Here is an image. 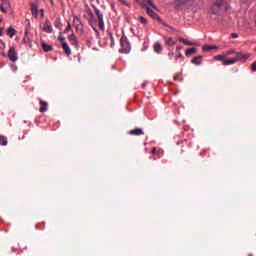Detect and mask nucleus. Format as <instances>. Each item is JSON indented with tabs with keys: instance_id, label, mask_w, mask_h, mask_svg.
I'll list each match as a JSON object with an SVG mask.
<instances>
[{
	"instance_id": "nucleus-32",
	"label": "nucleus",
	"mask_w": 256,
	"mask_h": 256,
	"mask_svg": "<svg viewBox=\"0 0 256 256\" xmlns=\"http://www.w3.org/2000/svg\"><path fill=\"white\" fill-rule=\"evenodd\" d=\"M152 19H154V21H161V18L159 17V15L157 13L154 12V14H152Z\"/></svg>"
},
{
	"instance_id": "nucleus-28",
	"label": "nucleus",
	"mask_w": 256,
	"mask_h": 256,
	"mask_svg": "<svg viewBox=\"0 0 256 256\" xmlns=\"http://www.w3.org/2000/svg\"><path fill=\"white\" fill-rule=\"evenodd\" d=\"M0 145H7V138L3 135H0Z\"/></svg>"
},
{
	"instance_id": "nucleus-40",
	"label": "nucleus",
	"mask_w": 256,
	"mask_h": 256,
	"mask_svg": "<svg viewBox=\"0 0 256 256\" xmlns=\"http://www.w3.org/2000/svg\"><path fill=\"white\" fill-rule=\"evenodd\" d=\"M237 37H239L237 33H232V39H237Z\"/></svg>"
},
{
	"instance_id": "nucleus-25",
	"label": "nucleus",
	"mask_w": 256,
	"mask_h": 256,
	"mask_svg": "<svg viewBox=\"0 0 256 256\" xmlns=\"http://www.w3.org/2000/svg\"><path fill=\"white\" fill-rule=\"evenodd\" d=\"M194 53H197V48H189L186 50V56L189 57L191 55H194Z\"/></svg>"
},
{
	"instance_id": "nucleus-39",
	"label": "nucleus",
	"mask_w": 256,
	"mask_h": 256,
	"mask_svg": "<svg viewBox=\"0 0 256 256\" xmlns=\"http://www.w3.org/2000/svg\"><path fill=\"white\" fill-rule=\"evenodd\" d=\"M151 153H152V155H155L157 153V148H155V147L152 148Z\"/></svg>"
},
{
	"instance_id": "nucleus-33",
	"label": "nucleus",
	"mask_w": 256,
	"mask_h": 256,
	"mask_svg": "<svg viewBox=\"0 0 256 256\" xmlns=\"http://www.w3.org/2000/svg\"><path fill=\"white\" fill-rule=\"evenodd\" d=\"M69 31H71V22L68 21L67 26L64 30V33H69Z\"/></svg>"
},
{
	"instance_id": "nucleus-30",
	"label": "nucleus",
	"mask_w": 256,
	"mask_h": 256,
	"mask_svg": "<svg viewBox=\"0 0 256 256\" xmlns=\"http://www.w3.org/2000/svg\"><path fill=\"white\" fill-rule=\"evenodd\" d=\"M146 3H148V5L150 7H152L153 9H155L157 11V6H155V4L153 3V0H144Z\"/></svg>"
},
{
	"instance_id": "nucleus-20",
	"label": "nucleus",
	"mask_w": 256,
	"mask_h": 256,
	"mask_svg": "<svg viewBox=\"0 0 256 256\" xmlns=\"http://www.w3.org/2000/svg\"><path fill=\"white\" fill-rule=\"evenodd\" d=\"M87 13H88V16L90 17L89 23L90 25L93 26V23H95V20H94L93 11H91V8H88Z\"/></svg>"
},
{
	"instance_id": "nucleus-6",
	"label": "nucleus",
	"mask_w": 256,
	"mask_h": 256,
	"mask_svg": "<svg viewBox=\"0 0 256 256\" xmlns=\"http://www.w3.org/2000/svg\"><path fill=\"white\" fill-rule=\"evenodd\" d=\"M68 41L73 45L74 47H79V40H77V36H75L74 33L70 34L68 36Z\"/></svg>"
},
{
	"instance_id": "nucleus-50",
	"label": "nucleus",
	"mask_w": 256,
	"mask_h": 256,
	"mask_svg": "<svg viewBox=\"0 0 256 256\" xmlns=\"http://www.w3.org/2000/svg\"><path fill=\"white\" fill-rule=\"evenodd\" d=\"M3 21V19L0 18V23Z\"/></svg>"
},
{
	"instance_id": "nucleus-14",
	"label": "nucleus",
	"mask_w": 256,
	"mask_h": 256,
	"mask_svg": "<svg viewBox=\"0 0 256 256\" xmlns=\"http://www.w3.org/2000/svg\"><path fill=\"white\" fill-rule=\"evenodd\" d=\"M62 48L64 53H66L68 56L71 55V48L69 47V44H67V42L62 43Z\"/></svg>"
},
{
	"instance_id": "nucleus-45",
	"label": "nucleus",
	"mask_w": 256,
	"mask_h": 256,
	"mask_svg": "<svg viewBox=\"0 0 256 256\" xmlns=\"http://www.w3.org/2000/svg\"><path fill=\"white\" fill-rule=\"evenodd\" d=\"M110 39H111L112 43H114L113 34H110Z\"/></svg>"
},
{
	"instance_id": "nucleus-49",
	"label": "nucleus",
	"mask_w": 256,
	"mask_h": 256,
	"mask_svg": "<svg viewBox=\"0 0 256 256\" xmlns=\"http://www.w3.org/2000/svg\"><path fill=\"white\" fill-rule=\"evenodd\" d=\"M25 35H27V28H26V30H25Z\"/></svg>"
},
{
	"instance_id": "nucleus-3",
	"label": "nucleus",
	"mask_w": 256,
	"mask_h": 256,
	"mask_svg": "<svg viewBox=\"0 0 256 256\" xmlns=\"http://www.w3.org/2000/svg\"><path fill=\"white\" fill-rule=\"evenodd\" d=\"M94 11H95L96 17L98 19L99 28L102 29V30L105 29V22L103 21V13L97 7H94Z\"/></svg>"
},
{
	"instance_id": "nucleus-11",
	"label": "nucleus",
	"mask_w": 256,
	"mask_h": 256,
	"mask_svg": "<svg viewBox=\"0 0 256 256\" xmlns=\"http://www.w3.org/2000/svg\"><path fill=\"white\" fill-rule=\"evenodd\" d=\"M195 1L196 0H178V4L191 6V5H195ZM198 1H199V3H201V0H198Z\"/></svg>"
},
{
	"instance_id": "nucleus-9",
	"label": "nucleus",
	"mask_w": 256,
	"mask_h": 256,
	"mask_svg": "<svg viewBox=\"0 0 256 256\" xmlns=\"http://www.w3.org/2000/svg\"><path fill=\"white\" fill-rule=\"evenodd\" d=\"M129 135H134L136 137H139L141 135H145V132H143V129L141 128H135L129 131Z\"/></svg>"
},
{
	"instance_id": "nucleus-10",
	"label": "nucleus",
	"mask_w": 256,
	"mask_h": 256,
	"mask_svg": "<svg viewBox=\"0 0 256 256\" xmlns=\"http://www.w3.org/2000/svg\"><path fill=\"white\" fill-rule=\"evenodd\" d=\"M39 103H40V113H45L49 108H48V103L46 101H43V100H39Z\"/></svg>"
},
{
	"instance_id": "nucleus-21",
	"label": "nucleus",
	"mask_w": 256,
	"mask_h": 256,
	"mask_svg": "<svg viewBox=\"0 0 256 256\" xmlns=\"http://www.w3.org/2000/svg\"><path fill=\"white\" fill-rule=\"evenodd\" d=\"M154 51L155 53H161V51H163V46H161V43L156 42L154 44Z\"/></svg>"
},
{
	"instance_id": "nucleus-8",
	"label": "nucleus",
	"mask_w": 256,
	"mask_h": 256,
	"mask_svg": "<svg viewBox=\"0 0 256 256\" xmlns=\"http://www.w3.org/2000/svg\"><path fill=\"white\" fill-rule=\"evenodd\" d=\"M249 57H251V54H243L242 52H237L235 59H237V61H247Z\"/></svg>"
},
{
	"instance_id": "nucleus-23",
	"label": "nucleus",
	"mask_w": 256,
	"mask_h": 256,
	"mask_svg": "<svg viewBox=\"0 0 256 256\" xmlns=\"http://www.w3.org/2000/svg\"><path fill=\"white\" fill-rule=\"evenodd\" d=\"M201 59H203V56H196L192 59V63L194 65H201Z\"/></svg>"
},
{
	"instance_id": "nucleus-12",
	"label": "nucleus",
	"mask_w": 256,
	"mask_h": 256,
	"mask_svg": "<svg viewBox=\"0 0 256 256\" xmlns=\"http://www.w3.org/2000/svg\"><path fill=\"white\" fill-rule=\"evenodd\" d=\"M43 29H44L45 33H53V26L51 25L49 20H46Z\"/></svg>"
},
{
	"instance_id": "nucleus-2",
	"label": "nucleus",
	"mask_w": 256,
	"mask_h": 256,
	"mask_svg": "<svg viewBox=\"0 0 256 256\" xmlns=\"http://www.w3.org/2000/svg\"><path fill=\"white\" fill-rule=\"evenodd\" d=\"M120 53H130L131 51V44L129 43V39H127V36L123 35L120 39Z\"/></svg>"
},
{
	"instance_id": "nucleus-13",
	"label": "nucleus",
	"mask_w": 256,
	"mask_h": 256,
	"mask_svg": "<svg viewBox=\"0 0 256 256\" xmlns=\"http://www.w3.org/2000/svg\"><path fill=\"white\" fill-rule=\"evenodd\" d=\"M180 43H184V45H188L189 47H195L197 46V43L191 42L185 38H179Z\"/></svg>"
},
{
	"instance_id": "nucleus-42",
	"label": "nucleus",
	"mask_w": 256,
	"mask_h": 256,
	"mask_svg": "<svg viewBox=\"0 0 256 256\" xmlns=\"http://www.w3.org/2000/svg\"><path fill=\"white\" fill-rule=\"evenodd\" d=\"M177 59H185V57L183 56V54H178Z\"/></svg>"
},
{
	"instance_id": "nucleus-36",
	"label": "nucleus",
	"mask_w": 256,
	"mask_h": 256,
	"mask_svg": "<svg viewBox=\"0 0 256 256\" xmlns=\"http://www.w3.org/2000/svg\"><path fill=\"white\" fill-rule=\"evenodd\" d=\"M252 71L256 72V61L251 65Z\"/></svg>"
},
{
	"instance_id": "nucleus-17",
	"label": "nucleus",
	"mask_w": 256,
	"mask_h": 256,
	"mask_svg": "<svg viewBox=\"0 0 256 256\" xmlns=\"http://www.w3.org/2000/svg\"><path fill=\"white\" fill-rule=\"evenodd\" d=\"M141 6L146 9V13H147L150 17H152L153 14L155 13V11H153V9L149 8V6H147V4L141 3Z\"/></svg>"
},
{
	"instance_id": "nucleus-7",
	"label": "nucleus",
	"mask_w": 256,
	"mask_h": 256,
	"mask_svg": "<svg viewBox=\"0 0 256 256\" xmlns=\"http://www.w3.org/2000/svg\"><path fill=\"white\" fill-rule=\"evenodd\" d=\"M38 2H31V11L33 17H37L39 15V5Z\"/></svg>"
},
{
	"instance_id": "nucleus-27",
	"label": "nucleus",
	"mask_w": 256,
	"mask_h": 256,
	"mask_svg": "<svg viewBox=\"0 0 256 256\" xmlns=\"http://www.w3.org/2000/svg\"><path fill=\"white\" fill-rule=\"evenodd\" d=\"M215 61H225V59H227V56L225 55H217L214 57Z\"/></svg>"
},
{
	"instance_id": "nucleus-47",
	"label": "nucleus",
	"mask_w": 256,
	"mask_h": 256,
	"mask_svg": "<svg viewBox=\"0 0 256 256\" xmlns=\"http://www.w3.org/2000/svg\"><path fill=\"white\" fill-rule=\"evenodd\" d=\"M169 56H170V59H172L173 58V52L169 53Z\"/></svg>"
},
{
	"instance_id": "nucleus-1",
	"label": "nucleus",
	"mask_w": 256,
	"mask_h": 256,
	"mask_svg": "<svg viewBox=\"0 0 256 256\" xmlns=\"http://www.w3.org/2000/svg\"><path fill=\"white\" fill-rule=\"evenodd\" d=\"M227 9H229L227 0H214L210 11L212 15H223V13H227Z\"/></svg>"
},
{
	"instance_id": "nucleus-15",
	"label": "nucleus",
	"mask_w": 256,
	"mask_h": 256,
	"mask_svg": "<svg viewBox=\"0 0 256 256\" xmlns=\"http://www.w3.org/2000/svg\"><path fill=\"white\" fill-rule=\"evenodd\" d=\"M7 35L10 37V39H13V36L17 35V30L10 26L7 30Z\"/></svg>"
},
{
	"instance_id": "nucleus-24",
	"label": "nucleus",
	"mask_w": 256,
	"mask_h": 256,
	"mask_svg": "<svg viewBox=\"0 0 256 256\" xmlns=\"http://www.w3.org/2000/svg\"><path fill=\"white\" fill-rule=\"evenodd\" d=\"M81 24H83L81 22V19H79V17L75 15L74 18H73V25H74V27H77L78 25H81Z\"/></svg>"
},
{
	"instance_id": "nucleus-46",
	"label": "nucleus",
	"mask_w": 256,
	"mask_h": 256,
	"mask_svg": "<svg viewBox=\"0 0 256 256\" xmlns=\"http://www.w3.org/2000/svg\"><path fill=\"white\" fill-rule=\"evenodd\" d=\"M2 57H7V54H5V52L1 53Z\"/></svg>"
},
{
	"instance_id": "nucleus-19",
	"label": "nucleus",
	"mask_w": 256,
	"mask_h": 256,
	"mask_svg": "<svg viewBox=\"0 0 256 256\" xmlns=\"http://www.w3.org/2000/svg\"><path fill=\"white\" fill-rule=\"evenodd\" d=\"M215 49H219L217 45H205L203 46V51H215Z\"/></svg>"
},
{
	"instance_id": "nucleus-43",
	"label": "nucleus",
	"mask_w": 256,
	"mask_h": 256,
	"mask_svg": "<svg viewBox=\"0 0 256 256\" xmlns=\"http://www.w3.org/2000/svg\"><path fill=\"white\" fill-rule=\"evenodd\" d=\"M181 49H183V46H177V47H176V50H177V51H181Z\"/></svg>"
},
{
	"instance_id": "nucleus-38",
	"label": "nucleus",
	"mask_w": 256,
	"mask_h": 256,
	"mask_svg": "<svg viewBox=\"0 0 256 256\" xmlns=\"http://www.w3.org/2000/svg\"><path fill=\"white\" fill-rule=\"evenodd\" d=\"M234 53H235V50H228L227 51V55H234Z\"/></svg>"
},
{
	"instance_id": "nucleus-41",
	"label": "nucleus",
	"mask_w": 256,
	"mask_h": 256,
	"mask_svg": "<svg viewBox=\"0 0 256 256\" xmlns=\"http://www.w3.org/2000/svg\"><path fill=\"white\" fill-rule=\"evenodd\" d=\"M40 13H41V17H45V10L41 9Z\"/></svg>"
},
{
	"instance_id": "nucleus-35",
	"label": "nucleus",
	"mask_w": 256,
	"mask_h": 256,
	"mask_svg": "<svg viewBox=\"0 0 256 256\" xmlns=\"http://www.w3.org/2000/svg\"><path fill=\"white\" fill-rule=\"evenodd\" d=\"M119 2L122 3V5H125L126 7H129V3H127V1L119 0Z\"/></svg>"
},
{
	"instance_id": "nucleus-34",
	"label": "nucleus",
	"mask_w": 256,
	"mask_h": 256,
	"mask_svg": "<svg viewBox=\"0 0 256 256\" xmlns=\"http://www.w3.org/2000/svg\"><path fill=\"white\" fill-rule=\"evenodd\" d=\"M167 44L168 45H175V41H173V38H167Z\"/></svg>"
},
{
	"instance_id": "nucleus-22",
	"label": "nucleus",
	"mask_w": 256,
	"mask_h": 256,
	"mask_svg": "<svg viewBox=\"0 0 256 256\" xmlns=\"http://www.w3.org/2000/svg\"><path fill=\"white\" fill-rule=\"evenodd\" d=\"M234 63H237V59L236 58H231V59L223 61V65H225V66H227V65H234Z\"/></svg>"
},
{
	"instance_id": "nucleus-37",
	"label": "nucleus",
	"mask_w": 256,
	"mask_h": 256,
	"mask_svg": "<svg viewBox=\"0 0 256 256\" xmlns=\"http://www.w3.org/2000/svg\"><path fill=\"white\" fill-rule=\"evenodd\" d=\"M58 39H59V41H61L62 43H65V37H64V36L60 35V36L58 37Z\"/></svg>"
},
{
	"instance_id": "nucleus-4",
	"label": "nucleus",
	"mask_w": 256,
	"mask_h": 256,
	"mask_svg": "<svg viewBox=\"0 0 256 256\" xmlns=\"http://www.w3.org/2000/svg\"><path fill=\"white\" fill-rule=\"evenodd\" d=\"M8 59L15 63L18 59L17 52L15 51V46L10 47L8 51Z\"/></svg>"
},
{
	"instance_id": "nucleus-48",
	"label": "nucleus",
	"mask_w": 256,
	"mask_h": 256,
	"mask_svg": "<svg viewBox=\"0 0 256 256\" xmlns=\"http://www.w3.org/2000/svg\"><path fill=\"white\" fill-rule=\"evenodd\" d=\"M32 2H39V0H32Z\"/></svg>"
},
{
	"instance_id": "nucleus-18",
	"label": "nucleus",
	"mask_w": 256,
	"mask_h": 256,
	"mask_svg": "<svg viewBox=\"0 0 256 256\" xmlns=\"http://www.w3.org/2000/svg\"><path fill=\"white\" fill-rule=\"evenodd\" d=\"M75 29L77 33H79L80 35L85 34V27L83 26V24H79L78 26H75Z\"/></svg>"
},
{
	"instance_id": "nucleus-44",
	"label": "nucleus",
	"mask_w": 256,
	"mask_h": 256,
	"mask_svg": "<svg viewBox=\"0 0 256 256\" xmlns=\"http://www.w3.org/2000/svg\"><path fill=\"white\" fill-rule=\"evenodd\" d=\"M0 37H3V28L0 27Z\"/></svg>"
},
{
	"instance_id": "nucleus-16",
	"label": "nucleus",
	"mask_w": 256,
	"mask_h": 256,
	"mask_svg": "<svg viewBox=\"0 0 256 256\" xmlns=\"http://www.w3.org/2000/svg\"><path fill=\"white\" fill-rule=\"evenodd\" d=\"M41 47L45 53H49V51H53V46L49 44L42 43Z\"/></svg>"
},
{
	"instance_id": "nucleus-29",
	"label": "nucleus",
	"mask_w": 256,
	"mask_h": 256,
	"mask_svg": "<svg viewBox=\"0 0 256 256\" xmlns=\"http://www.w3.org/2000/svg\"><path fill=\"white\" fill-rule=\"evenodd\" d=\"M138 20L140 21V23H142V25H147L149 23V21H147L146 18L143 16H139Z\"/></svg>"
},
{
	"instance_id": "nucleus-31",
	"label": "nucleus",
	"mask_w": 256,
	"mask_h": 256,
	"mask_svg": "<svg viewBox=\"0 0 256 256\" xmlns=\"http://www.w3.org/2000/svg\"><path fill=\"white\" fill-rule=\"evenodd\" d=\"M193 7H201L203 6V0L199 3V0H195V4H191Z\"/></svg>"
},
{
	"instance_id": "nucleus-26",
	"label": "nucleus",
	"mask_w": 256,
	"mask_h": 256,
	"mask_svg": "<svg viewBox=\"0 0 256 256\" xmlns=\"http://www.w3.org/2000/svg\"><path fill=\"white\" fill-rule=\"evenodd\" d=\"M54 26L57 27V29H61V27H63V24L61 23V18H56Z\"/></svg>"
},
{
	"instance_id": "nucleus-5",
	"label": "nucleus",
	"mask_w": 256,
	"mask_h": 256,
	"mask_svg": "<svg viewBox=\"0 0 256 256\" xmlns=\"http://www.w3.org/2000/svg\"><path fill=\"white\" fill-rule=\"evenodd\" d=\"M9 9H11V2L9 0H2V4L0 6L2 13H9Z\"/></svg>"
}]
</instances>
